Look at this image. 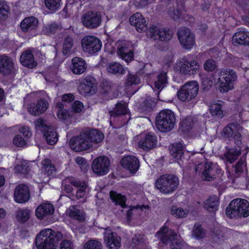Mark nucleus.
Instances as JSON below:
<instances>
[{
  "label": "nucleus",
  "instance_id": "f257e3e1",
  "mask_svg": "<svg viewBox=\"0 0 249 249\" xmlns=\"http://www.w3.org/2000/svg\"><path fill=\"white\" fill-rule=\"evenodd\" d=\"M104 136L96 129L86 131L78 137L72 138L70 141L71 148L76 152L82 151L95 146L102 141Z\"/></svg>",
  "mask_w": 249,
  "mask_h": 249
},
{
  "label": "nucleus",
  "instance_id": "f03ea898",
  "mask_svg": "<svg viewBox=\"0 0 249 249\" xmlns=\"http://www.w3.org/2000/svg\"><path fill=\"white\" fill-rule=\"evenodd\" d=\"M213 81L218 90L226 92L233 88V82L236 80L235 72L230 69H225L215 71L213 74Z\"/></svg>",
  "mask_w": 249,
  "mask_h": 249
},
{
  "label": "nucleus",
  "instance_id": "7ed1b4c3",
  "mask_svg": "<svg viewBox=\"0 0 249 249\" xmlns=\"http://www.w3.org/2000/svg\"><path fill=\"white\" fill-rule=\"evenodd\" d=\"M62 234L51 229L41 231L36 237V244L38 249H57L58 242L62 239Z\"/></svg>",
  "mask_w": 249,
  "mask_h": 249
},
{
  "label": "nucleus",
  "instance_id": "20e7f679",
  "mask_svg": "<svg viewBox=\"0 0 249 249\" xmlns=\"http://www.w3.org/2000/svg\"><path fill=\"white\" fill-rule=\"evenodd\" d=\"M226 212L230 218L236 216L247 217L249 215V202L241 199L233 200L227 208Z\"/></svg>",
  "mask_w": 249,
  "mask_h": 249
},
{
  "label": "nucleus",
  "instance_id": "39448f33",
  "mask_svg": "<svg viewBox=\"0 0 249 249\" xmlns=\"http://www.w3.org/2000/svg\"><path fill=\"white\" fill-rule=\"evenodd\" d=\"M179 185L178 178L171 174H164L157 179V189L161 193L169 194L175 192Z\"/></svg>",
  "mask_w": 249,
  "mask_h": 249
},
{
  "label": "nucleus",
  "instance_id": "423d86ee",
  "mask_svg": "<svg viewBox=\"0 0 249 249\" xmlns=\"http://www.w3.org/2000/svg\"><path fill=\"white\" fill-rule=\"evenodd\" d=\"M157 127L161 132H168L175 124L176 117L174 112L169 109L161 111L157 116Z\"/></svg>",
  "mask_w": 249,
  "mask_h": 249
},
{
  "label": "nucleus",
  "instance_id": "0eeeda50",
  "mask_svg": "<svg viewBox=\"0 0 249 249\" xmlns=\"http://www.w3.org/2000/svg\"><path fill=\"white\" fill-rule=\"evenodd\" d=\"M157 236L164 244L167 243L168 241L170 242V249H180L182 246L181 242L177 238V233L172 230L169 231L166 226H163L157 232Z\"/></svg>",
  "mask_w": 249,
  "mask_h": 249
},
{
  "label": "nucleus",
  "instance_id": "6e6552de",
  "mask_svg": "<svg viewBox=\"0 0 249 249\" xmlns=\"http://www.w3.org/2000/svg\"><path fill=\"white\" fill-rule=\"evenodd\" d=\"M198 89V85L196 81L186 83L178 91V97L182 102L190 101L196 96Z\"/></svg>",
  "mask_w": 249,
  "mask_h": 249
},
{
  "label": "nucleus",
  "instance_id": "1a4fd4ad",
  "mask_svg": "<svg viewBox=\"0 0 249 249\" xmlns=\"http://www.w3.org/2000/svg\"><path fill=\"white\" fill-rule=\"evenodd\" d=\"M82 50L86 53L94 54L100 51L102 43L97 37L92 36H84L81 41Z\"/></svg>",
  "mask_w": 249,
  "mask_h": 249
},
{
  "label": "nucleus",
  "instance_id": "9d476101",
  "mask_svg": "<svg viewBox=\"0 0 249 249\" xmlns=\"http://www.w3.org/2000/svg\"><path fill=\"white\" fill-rule=\"evenodd\" d=\"M242 128V127L239 125L234 123L230 124L223 128L221 133L222 136L229 140L233 138L235 144L240 146L242 145L240 138Z\"/></svg>",
  "mask_w": 249,
  "mask_h": 249
},
{
  "label": "nucleus",
  "instance_id": "9b49d317",
  "mask_svg": "<svg viewBox=\"0 0 249 249\" xmlns=\"http://www.w3.org/2000/svg\"><path fill=\"white\" fill-rule=\"evenodd\" d=\"M199 68L200 65L196 60L180 61L176 63L175 65L176 71L184 75H194L198 72Z\"/></svg>",
  "mask_w": 249,
  "mask_h": 249
},
{
  "label": "nucleus",
  "instance_id": "f8f14e48",
  "mask_svg": "<svg viewBox=\"0 0 249 249\" xmlns=\"http://www.w3.org/2000/svg\"><path fill=\"white\" fill-rule=\"evenodd\" d=\"M35 123L36 129L43 133L48 143L53 144L56 142L58 140L57 135L54 129L47 125L42 119L37 120Z\"/></svg>",
  "mask_w": 249,
  "mask_h": 249
},
{
  "label": "nucleus",
  "instance_id": "ddd939ff",
  "mask_svg": "<svg viewBox=\"0 0 249 249\" xmlns=\"http://www.w3.org/2000/svg\"><path fill=\"white\" fill-rule=\"evenodd\" d=\"M178 37L182 47L186 49H190L195 43V36L191 30L187 28L182 27L178 29Z\"/></svg>",
  "mask_w": 249,
  "mask_h": 249
},
{
  "label": "nucleus",
  "instance_id": "4468645a",
  "mask_svg": "<svg viewBox=\"0 0 249 249\" xmlns=\"http://www.w3.org/2000/svg\"><path fill=\"white\" fill-rule=\"evenodd\" d=\"M110 161L105 156H100L93 160L92 169L93 173L98 176H104L109 171Z\"/></svg>",
  "mask_w": 249,
  "mask_h": 249
},
{
  "label": "nucleus",
  "instance_id": "2eb2a0df",
  "mask_svg": "<svg viewBox=\"0 0 249 249\" xmlns=\"http://www.w3.org/2000/svg\"><path fill=\"white\" fill-rule=\"evenodd\" d=\"M102 18L99 13L89 12L83 15L82 22L84 26L90 29L98 27L101 24Z\"/></svg>",
  "mask_w": 249,
  "mask_h": 249
},
{
  "label": "nucleus",
  "instance_id": "dca6fc26",
  "mask_svg": "<svg viewBox=\"0 0 249 249\" xmlns=\"http://www.w3.org/2000/svg\"><path fill=\"white\" fill-rule=\"evenodd\" d=\"M173 32L168 28H160L157 30L159 41L157 42L158 49L164 50L167 47V42L173 37Z\"/></svg>",
  "mask_w": 249,
  "mask_h": 249
},
{
  "label": "nucleus",
  "instance_id": "f3484780",
  "mask_svg": "<svg viewBox=\"0 0 249 249\" xmlns=\"http://www.w3.org/2000/svg\"><path fill=\"white\" fill-rule=\"evenodd\" d=\"M129 23L139 33H142L147 29L148 23L146 18L140 13L137 12L131 15L129 19Z\"/></svg>",
  "mask_w": 249,
  "mask_h": 249
},
{
  "label": "nucleus",
  "instance_id": "a211bd4d",
  "mask_svg": "<svg viewBox=\"0 0 249 249\" xmlns=\"http://www.w3.org/2000/svg\"><path fill=\"white\" fill-rule=\"evenodd\" d=\"M220 169L218 165L211 162H207L204 166L201 178L203 180L210 181L213 180L217 174H219Z\"/></svg>",
  "mask_w": 249,
  "mask_h": 249
},
{
  "label": "nucleus",
  "instance_id": "6ab92c4d",
  "mask_svg": "<svg viewBox=\"0 0 249 249\" xmlns=\"http://www.w3.org/2000/svg\"><path fill=\"white\" fill-rule=\"evenodd\" d=\"M104 240L107 246L110 249H118L121 246L120 237L108 228L104 232Z\"/></svg>",
  "mask_w": 249,
  "mask_h": 249
},
{
  "label": "nucleus",
  "instance_id": "aec40b11",
  "mask_svg": "<svg viewBox=\"0 0 249 249\" xmlns=\"http://www.w3.org/2000/svg\"><path fill=\"white\" fill-rule=\"evenodd\" d=\"M55 170L54 166L52 164L51 161L45 159L42 161V168L39 177L40 180H36L38 183L41 182H46L49 179V177L53 174Z\"/></svg>",
  "mask_w": 249,
  "mask_h": 249
},
{
  "label": "nucleus",
  "instance_id": "412c9836",
  "mask_svg": "<svg viewBox=\"0 0 249 249\" xmlns=\"http://www.w3.org/2000/svg\"><path fill=\"white\" fill-rule=\"evenodd\" d=\"M78 89L80 93L85 95L93 93L96 89L95 79L91 77L81 79Z\"/></svg>",
  "mask_w": 249,
  "mask_h": 249
},
{
  "label": "nucleus",
  "instance_id": "4be33fe9",
  "mask_svg": "<svg viewBox=\"0 0 249 249\" xmlns=\"http://www.w3.org/2000/svg\"><path fill=\"white\" fill-rule=\"evenodd\" d=\"M30 194L28 187L24 184L18 185L15 189L14 200L18 203L27 202L30 198Z\"/></svg>",
  "mask_w": 249,
  "mask_h": 249
},
{
  "label": "nucleus",
  "instance_id": "5701e85b",
  "mask_svg": "<svg viewBox=\"0 0 249 249\" xmlns=\"http://www.w3.org/2000/svg\"><path fill=\"white\" fill-rule=\"evenodd\" d=\"M117 54L126 62L131 61L133 58V52L129 50V44L126 41L118 42Z\"/></svg>",
  "mask_w": 249,
  "mask_h": 249
},
{
  "label": "nucleus",
  "instance_id": "b1692460",
  "mask_svg": "<svg viewBox=\"0 0 249 249\" xmlns=\"http://www.w3.org/2000/svg\"><path fill=\"white\" fill-rule=\"evenodd\" d=\"M15 67L13 59L5 54L0 55V73L8 74L14 70Z\"/></svg>",
  "mask_w": 249,
  "mask_h": 249
},
{
  "label": "nucleus",
  "instance_id": "393cba45",
  "mask_svg": "<svg viewBox=\"0 0 249 249\" xmlns=\"http://www.w3.org/2000/svg\"><path fill=\"white\" fill-rule=\"evenodd\" d=\"M121 163L123 167L128 170L131 173H135L138 170L139 161L134 156L124 157L121 160Z\"/></svg>",
  "mask_w": 249,
  "mask_h": 249
},
{
  "label": "nucleus",
  "instance_id": "a878e982",
  "mask_svg": "<svg viewBox=\"0 0 249 249\" xmlns=\"http://www.w3.org/2000/svg\"><path fill=\"white\" fill-rule=\"evenodd\" d=\"M54 211V209L52 204L49 203H43L36 209V215L38 218L41 219L47 215L53 214Z\"/></svg>",
  "mask_w": 249,
  "mask_h": 249
},
{
  "label": "nucleus",
  "instance_id": "bb28decb",
  "mask_svg": "<svg viewBox=\"0 0 249 249\" xmlns=\"http://www.w3.org/2000/svg\"><path fill=\"white\" fill-rule=\"evenodd\" d=\"M49 104L44 100H38L36 104H31L28 107L29 112L35 115H39L46 111Z\"/></svg>",
  "mask_w": 249,
  "mask_h": 249
},
{
  "label": "nucleus",
  "instance_id": "cd10ccee",
  "mask_svg": "<svg viewBox=\"0 0 249 249\" xmlns=\"http://www.w3.org/2000/svg\"><path fill=\"white\" fill-rule=\"evenodd\" d=\"M232 41L235 45L249 46V32L245 31L237 32L232 36Z\"/></svg>",
  "mask_w": 249,
  "mask_h": 249
},
{
  "label": "nucleus",
  "instance_id": "c85d7f7f",
  "mask_svg": "<svg viewBox=\"0 0 249 249\" xmlns=\"http://www.w3.org/2000/svg\"><path fill=\"white\" fill-rule=\"evenodd\" d=\"M168 70L164 69L159 70L157 74V90L161 91L168 84Z\"/></svg>",
  "mask_w": 249,
  "mask_h": 249
},
{
  "label": "nucleus",
  "instance_id": "c756f323",
  "mask_svg": "<svg viewBox=\"0 0 249 249\" xmlns=\"http://www.w3.org/2000/svg\"><path fill=\"white\" fill-rule=\"evenodd\" d=\"M37 18L30 17L25 18L20 23V27L23 32H29L34 30L38 25Z\"/></svg>",
  "mask_w": 249,
  "mask_h": 249
},
{
  "label": "nucleus",
  "instance_id": "7c9ffc66",
  "mask_svg": "<svg viewBox=\"0 0 249 249\" xmlns=\"http://www.w3.org/2000/svg\"><path fill=\"white\" fill-rule=\"evenodd\" d=\"M168 15L175 20L179 19L184 10V7L182 2H176L173 5V7L169 4Z\"/></svg>",
  "mask_w": 249,
  "mask_h": 249
},
{
  "label": "nucleus",
  "instance_id": "2f4dec72",
  "mask_svg": "<svg viewBox=\"0 0 249 249\" xmlns=\"http://www.w3.org/2000/svg\"><path fill=\"white\" fill-rule=\"evenodd\" d=\"M20 61L22 65L29 68H33L36 66V63L34 60L32 53L29 51H25L22 53Z\"/></svg>",
  "mask_w": 249,
  "mask_h": 249
},
{
  "label": "nucleus",
  "instance_id": "473e14b6",
  "mask_svg": "<svg viewBox=\"0 0 249 249\" xmlns=\"http://www.w3.org/2000/svg\"><path fill=\"white\" fill-rule=\"evenodd\" d=\"M66 214L71 218L80 221H84L85 218V213L73 206L69 207L66 210Z\"/></svg>",
  "mask_w": 249,
  "mask_h": 249
},
{
  "label": "nucleus",
  "instance_id": "72a5a7b5",
  "mask_svg": "<svg viewBox=\"0 0 249 249\" xmlns=\"http://www.w3.org/2000/svg\"><path fill=\"white\" fill-rule=\"evenodd\" d=\"M72 72L77 74L83 73L86 69L85 61L81 58L75 57L72 60Z\"/></svg>",
  "mask_w": 249,
  "mask_h": 249
},
{
  "label": "nucleus",
  "instance_id": "f704fd0d",
  "mask_svg": "<svg viewBox=\"0 0 249 249\" xmlns=\"http://www.w3.org/2000/svg\"><path fill=\"white\" fill-rule=\"evenodd\" d=\"M140 137L141 140L138 143L140 147L144 149H149L154 145V136L151 134H142Z\"/></svg>",
  "mask_w": 249,
  "mask_h": 249
},
{
  "label": "nucleus",
  "instance_id": "c9c22d12",
  "mask_svg": "<svg viewBox=\"0 0 249 249\" xmlns=\"http://www.w3.org/2000/svg\"><path fill=\"white\" fill-rule=\"evenodd\" d=\"M241 145L237 147L229 149L225 154L224 156L227 161L230 163L233 162L241 155Z\"/></svg>",
  "mask_w": 249,
  "mask_h": 249
},
{
  "label": "nucleus",
  "instance_id": "e433bc0d",
  "mask_svg": "<svg viewBox=\"0 0 249 249\" xmlns=\"http://www.w3.org/2000/svg\"><path fill=\"white\" fill-rule=\"evenodd\" d=\"M223 105V102L221 100L212 104L210 107L211 114L213 117L222 118L223 117V111L222 109Z\"/></svg>",
  "mask_w": 249,
  "mask_h": 249
},
{
  "label": "nucleus",
  "instance_id": "4c0bfd02",
  "mask_svg": "<svg viewBox=\"0 0 249 249\" xmlns=\"http://www.w3.org/2000/svg\"><path fill=\"white\" fill-rule=\"evenodd\" d=\"M218 197L216 196H212L205 201L204 208L210 212H215L218 210Z\"/></svg>",
  "mask_w": 249,
  "mask_h": 249
},
{
  "label": "nucleus",
  "instance_id": "58836bf2",
  "mask_svg": "<svg viewBox=\"0 0 249 249\" xmlns=\"http://www.w3.org/2000/svg\"><path fill=\"white\" fill-rule=\"evenodd\" d=\"M169 151L175 159H180L183 155V146L180 142L173 144L169 147Z\"/></svg>",
  "mask_w": 249,
  "mask_h": 249
},
{
  "label": "nucleus",
  "instance_id": "ea45409f",
  "mask_svg": "<svg viewBox=\"0 0 249 249\" xmlns=\"http://www.w3.org/2000/svg\"><path fill=\"white\" fill-rule=\"evenodd\" d=\"M57 118L63 121H71V116L69 111L63 108V105L58 104L56 106Z\"/></svg>",
  "mask_w": 249,
  "mask_h": 249
},
{
  "label": "nucleus",
  "instance_id": "a19ab883",
  "mask_svg": "<svg viewBox=\"0 0 249 249\" xmlns=\"http://www.w3.org/2000/svg\"><path fill=\"white\" fill-rule=\"evenodd\" d=\"M107 70L108 72L111 73H123L124 71V69L123 66L119 63L116 62H112L108 64L107 66Z\"/></svg>",
  "mask_w": 249,
  "mask_h": 249
},
{
  "label": "nucleus",
  "instance_id": "79ce46f5",
  "mask_svg": "<svg viewBox=\"0 0 249 249\" xmlns=\"http://www.w3.org/2000/svg\"><path fill=\"white\" fill-rule=\"evenodd\" d=\"M110 196L111 199L116 203L119 204L122 207H124L125 203V198L124 196L120 194H117L114 191H111L110 193Z\"/></svg>",
  "mask_w": 249,
  "mask_h": 249
},
{
  "label": "nucleus",
  "instance_id": "37998d69",
  "mask_svg": "<svg viewBox=\"0 0 249 249\" xmlns=\"http://www.w3.org/2000/svg\"><path fill=\"white\" fill-rule=\"evenodd\" d=\"M70 183L76 187L79 184V181L76 180L73 178H68L65 179L63 184L64 186V189L65 191L67 193H71L73 190L71 185L69 184Z\"/></svg>",
  "mask_w": 249,
  "mask_h": 249
},
{
  "label": "nucleus",
  "instance_id": "c03bdc74",
  "mask_svg": "<svg viewBox=\"0 0 249 249\" xmlns=\"http://www.w3.org/2000/svg\"><path fill=\"white\" fill-rule=\"evenodd\" d=\"M77 187H78L76 193V197L78 198L84 197L89 190L85 182L81 183L79 181V184Z\"/></svg>",
  "mask_w": 249,
  "mask_h": 249
},
{
  "label": "nucleus",
  "instance_id": "a18cd8bd",
  "mask_svg": "<svg viewBox=\"0 0 249 249\" xmlns=\"http://www.w3.org/2000/svg\"><path fill=\"white\" fill-rule=\"evenodd\" d=\"M194 124L193 117L192 116H188L182 120L181 123V126L183 130L188 131L192 128Z\"/></svg>",
  "mask_w": 249,
  "mask_h": 249
},
{
  "label": "nucleus",
  "instance_id": "49530a36",
  "mask_svg": "<svg viewBox=\"0 0 249 249\" xmlns=\"http://www.w3.org/2000/svg\"><path fill=\"white\" fill-rule=\"evenodd\" d=\"M246 166V164L245 162V158L242 157L233 167L235 174L237 176H239L242 173L245 169Z\"/></svg>",
  "mask_w": 249,
  "mask_h": 249
},
{
  "label": "nucleus",
  "instance_id": "de8ad7c7",
  "mask_svg": "<svg viewBox=\"0 0 249 249\" xmlns=\"http://www.w3.org/2000/svg\"><path fill=\"white\" fill-rule=\"evenodd\" d=\"M171 213L172 215L177 218H183L188 214L187 211H185L182 208H177L176 206L172 207Z\"/></svg>",
  "mask_w": 249,
  "mask_h": 249
},
{
  "label": "nucleus",
  "instance_id": "09e8293b",
  "mask_svg": "<svg viewBox=\"0 0 249 249\" xmlns=\"http://www.w3.org/2000/svg\"><path fill=\"white\" fill-rule=\"evenodd\" d=\"M72 40L70 37H67L64 43L62 52L64 55L70 54L71 52Z\"/></svg>",
  "mask_w": 249,
  "mask_h": 249
},
{
  "label": "nucleus",
  "instance_id": "8fccbe9b",
  "mask_svg": "<svg viewBox=\"0 0 249 249\" xmlns=\"http://www.w3.org/2000/svg\"><path fill=\"white\" fill-rule=\"evenodd\" d=\"M85 249H102L101 243L95 240H91L87 242L84 245Z\"/></svg>",
  "mask_w": 249,
  "mask_h": 249
},
{
  "label": "nucleus",
  "instance_id": "3c124183",
  "mask_svg": "<svg viewBox=\"0 0 249 249\" xmlns=\"http://www.w3.org/2000/svg\"><path fill=\"white\" fill-rule=\"evenodd\" d=\"M61 0H45V4L49 9L54 11L59 8Z\"/></svg>",
  "mask_w": 249,
  "mask_h": 249
},
{
  "label": "nucleus",
  "instance_id": "603ef678",
  "mask_svg": "<svg viewBox=\"0 0 249 249\" xmlns=\"http://www.w3.org/2000/svg\"><path fill=\"white\" fill-rule=\"evenodd\" d=\"M30 212L28 210H19L17 212V218L18 220L24 222L29 217Z\"/></svg>",
  "mask_w": 249,
  "mask_h": 249
},
{
  "label": "nucleus",
  "instance_id": "864d4df0",
  "mask_svg": "<svg viewBox=\"0 0 249 249\" xmlns=\"http://www.w3.org/2000/svg\"><path fill=\"white\" fill-rule=\"evenodd\" d=\"M193 234L196 238H202L205 235V231L200 225L195 224L193 230Z\"/></svg>",
  "mask_w": 249,
  "mask_h": 249
},
{
  "label": "nucleus",
  "instance_id": "5fc2aeb1",
  "mask_svg": "<svg viewBox=\"0 0 249 249\" xmlns=\"http://www.w3.org/2000/svg\"><path fill=\"white\" fill-rule=\"evenodd\" d=\"M217 68L215 61L212 59L207 60L204 64V69L207 71H213Z\"/></svg>",
  "mask_w": 249,
  "mask_h": 249
},
{
  "label": "nucleus",
  "instance_id": "6e6d98bb",
  "mask_svg": "<svg viewBox=\"0 0 249 249\" xmlns=\"http://www.w3.org/2000/svg\"><path fill=\"white\" fill-rule=\"evenodd\" d=\"M28 162L26 161H22L20 162V164H18L15 168V171L16 173H21L22 174H26L28 172L27 167H25L27 165Z\"/></svg>",
  "mask_w": 249,
  "mask_h": 249
},
{
  "label": "nucleus",
  "instance_id": "4d7b16f0",
  "mask_svg": "<svg viewBox=\"0 0 249 249\" xmlns=\"http://www.w3.org/2000/svg\"><path fill=\"white\" fill-rule=\"evenodd\" d=\"M113 112L116 115L124 114L127 113V107L124 104H118Z\"/></svg>",
  "mask_w": 249,
  "mask_h": 249
},
{
  "label": "nucleus",
  "instance_id": "13d9d810",
  "mask_svg": "<svg viewBox=\"0 0 249 249\" xmlns=\"http://www.w3.org/2000/svg\"><path fill=\"white\" fill-rule=\"evenodd\" d=\"M84 107L83 104L82 102L76 101L73 103L71 108L73 112L79 113L83 110Z\"/></svg>",
  "mask_w": 249,
  "mask_h": 249
},
{
  "label": "nucleus",
  "instance_id": "bf43d9fd",
  "mask_svg": "<svg viewBox=\"0 0 249 249\" xmlns=\"http://www.w3.org/2000/svg\"><path fill=\"white\" fill-rule=\"evenodd\" d=\"M13 143L16 146L19 147H23L26 144L25 141L19 135H17L14 137Z\"/></svg>",
  "mask_w": 249,
  "mask_h": 249
},
{
  "label": "nucleus",
  "instance_id": "052dcab7",
  "mask_svg": "<svg viewBox=\"0 0 249 249\" xmlns=\"http://www.w3.org/2000/svg\"><path fill=\"white\" fill-rule=\"evenodd\" d=\"M213 81L209 79L207 77L203 78L202 80V88L204 90H208L213 85Z\"/></svg>",
  "mask_w": 249,
  "mask_h": 249
},
{
  "label": "nucleus",
  "instance_id": "680f3d73",
  "mask_svg": "<svg viewBox=\"0 0 249 249\" xmlns=\"http://www.w3.org/2000/svg\"><path fill=\"white\" fill-rule=\"evenodd\" d=\"M140 82V79L135 75L130 74L127 79V83L138 84Z\"/></svg>",
  "mask_w": 249,
  "mask_h": 249
},
{
  "label": "nucleus",
  "instance_id": "e2e57ef3",
  "mask_svg": "<svg viewBox=\"0 0 249 249\" xmlns=\"http://www.w3.org/2000/svg\"><path fill=\"white\" fill-rule=\"evenodd\" d=\"M9 7L7 4H3L0 7V17L5 18L7 17Z\"/></svg>",
  "mask_w": 249,
  "mask_h": 249
},
{
  "label": "nucleus",
  "instance_id": "0e129e2a",
  "mask_svg": "<svg viewBox=\"0 0 249 249\" xmlns=\"http://www.w3.org/2000/svg\"><path fill=\"white\" fill-rule=\"evenodd\" d=\"M74 99V95L71 93L64 94L62 97V100L64 103H69L73 101Z\"/></svg>",
  "mask_w": 249,
  "mask_h": 249
},
{
  "label": "nucleus",
  "instance_id": "69168bd1",
  "mask_svg": "<svg viewBox=\"0 0 249 249\" xmlns=\"http://www.w3.org/2000/svg\"><path fill=\"white\" fill-rule=\"evenodd\" d=\"M60 249H73V245L68 240H63L60 245Z\"/></svg>",
  "mask_w": 249,
  "mask_h": 249
},
{
  "label": "nucleus",
  "instance_id": "338daca9",
  "mask_svg": "<svg viewBox=\"0 0 249 249\" xmlns=\"http://www.w3.org/2000/svg\"><path fill=\"white\" fill-rule=\"evenodd\" d=\"M19 131L23 134L25 137H30L31 132L29 128L27 126H22L19 128Z\"/></svg>",
  "mask_w": 249,
  "mask_h": 249
},
{
  "label": "nucleus",
  "instance_id": "774afa93",
  "mask_svg": "<svg viewBox=\"0 0 249 249\" xmlns=\"http://www.w3.org/2000/svg\"><path fill=\"white\" fill-rule=\"evenodd\" d=\"M134 4L136 6L142 7L146 6L148 3V0H134Z\"/></svg>",
  "mask_w": 249,
  "mask_h": 249
}]
</instances>
